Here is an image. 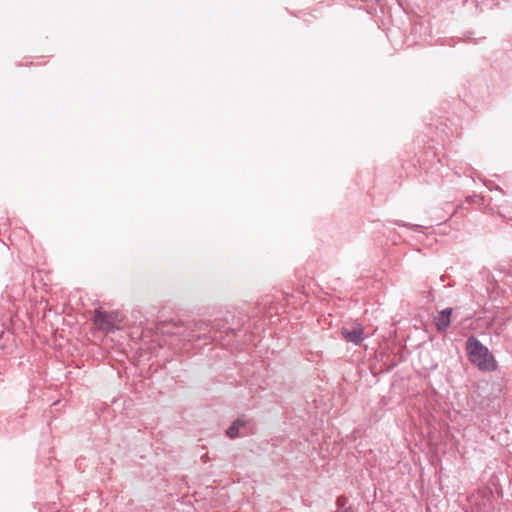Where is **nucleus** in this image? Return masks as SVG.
Here are the masks:
<instances>
[{"label": "nucleus", "instance_id": "2", "mask_svg": "<svg viewBox=\"0 0 512 512\" xmlns=\"http://www.w3.org/2000/svg\"><path fill=\"white\" fill-rule=\"evenodd\" d=\"M124 320V315L117 310L105 312L101 309L94 311V325L105 333H114L119 329V324Z\"/></svg>", "mask_w": 512, "mask_h": 512}, {"label": "nucleus", "instance_id": "3", "mask_svg": "<svg viewBox=\"0 0 512 512\" xmlns=\"http://www.w3.org/2000/svg\"><path fill=\"white\" fill-rule=\"evenodd\" d=\"M452 312V308H446L434 316V323L438 331H445L450 326Z\"/></svg>", "mask_w": 512, "mask_h": 512}, {"label": "nucleus", "instance_id": "1", "mask_svg": "<svg viewBox=\"0 0 512 512\" xmlns=\"http://www.w3.org/2000/svg\"><path fill=\"white\" fill-rule=\"evenodd\" d=\"M466 353L469 360L481 371H493L496 369V361L487 347L477 338L471 336L466 341Z\"/></svg>", "mask_w": 512, "mask_h": 512}, {"label": "nucleus", "instance_id": "6", "mask_svg": "<svg viewBox=\"0 0 512 512\" xmlns=\"http://www.w3.org/2000/svg\"><path fill=\"white\" fill-rule=\"evenodd\" d=\"M481 200L482 198H480L478 195H474L467 199V201H473L474 203H480Z\"/></svg>", "mask_w": 512, "mask_h": 512}, {"label": "nucleus", "instance_id": "8", "mask_svg": "<svg viewBox=\"0 0 512 512\" xmlns=\"http://www.w3.org/2000/svg\"><path fill=\"white\" fill-rule=\"evenodd\" d=\"M338 512H352L351 508H345L342 510H339Z\"/></svg>", "mask_w": 512, "mask_h": 512}, {"label": "nucleus", "instance_id": "11", "mask_svg": "<svg viewBox=\"0 0 512 512\" xmlns=\"http://www.w3.org/2000/svg\"><path fill=\"white\" fill-rule=\"evenodd\" d=\"M341 502H342V499H341V498H339V499L337 500L338 505H342V504H341Z\"/></svg>", "mask_w": 512, "mask_h": 512}, {"label": "nucleus", "instance_id": "9", "mask_svg": "<svg viewBox=\"0 0 512 512\" xmlns=\"http://www.w3.org/2000/svg\"><path fill=\"white\" fill-rule=\"evenodd\" d=\"M404 226L411 227V228H417V225H410V224H403Z\"/></svg>", "mask_w": 512, "mask_h": 512}, {"label": "nucleus", "instance_id": "7", "mask_svg": "<svg viewBox=\"0 0 512 512\" xmlns=\"http://www.w3.org/2000/svg\"><path fill=\"white\" fill-rule=\"evenodd\" d=\"M426 298H427V302H431L432 301V293H431V291H429L427 293Z\"/></svg>", "mask_w": 512, "mask_h": 512}, {"label": "nucleus", "instance_id": "4", "mask_svg": "<svg viewBox=\"0 0 512 512\" xmlns=\"http://www.w3.org/2000/svg\"><path fill=\"white\" fill-rule=\"evenodd\" d=\"M342 335L348 342L355 345H359L364 340L362 327H356L352 330L342 328Z\"/></svg>", "mask_w": 512, "mask_h": 512}, {"label": "nucleus", "instance_id": "5", "mask_svg": "<svg viewBox=\"0 0 512 512\" xmlns=\"http://www.w3.org/2000/svg\"><path fill=\"white\" fill-rule=\"evenodd\" d=\"M244 426H245V421L243 419H241V418L236 419L226 430L227 437H229L230 439H235V438L239 437L241 435L240 428H242Z\"/></svg>", "mask_w": 512, "mask_h": 512}, {"label": "nucleus", "instance_id": "10", "mask_svg": "<svg viewBox=\"0 0 512 512\" xmlns=\"http://www.w3.org/2000/svg\"><path fill=\"white\" fill-rule=\"evenodd\" d=\"M495 190H496L498 193H502L501 188H499L498 186H496V187H495Z\"/></svg>", "mask_w": 512, "mask_h": 512}]
</instances>
